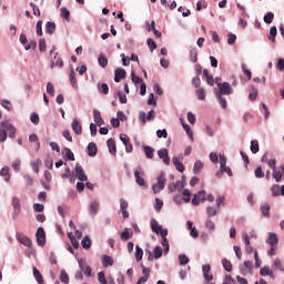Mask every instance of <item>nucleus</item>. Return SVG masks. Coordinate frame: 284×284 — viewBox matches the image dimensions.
<instances>
[{"label": "nucleus", "instance_id": "obj_42", "mask_svg": "<svg viewBox=\"0 0 284 284\" xmlns=\"http://www.w3.org/2000/svg\"><path fill=\"white\" fill-rule=\"evenodd\" d=\"M60 281H61V283H64V284L70 283V276L68 275V273L65 271H61Z\"/></svg>", "mask_w": 284, "mask_h": 284}, {"label": "nucleus", "instance_id": "obj_13", "mask_svg": "<svg viewBox=\"0 0 284 284\" xmlns=\"http://www.w3.org/2000/svg\"><path fill=\"white\" fill-rule=\"evenodd\" d=\"M75 176L77 179H79V181H82V182L88 181V175H85L83 168L79 164L75 165Z\"/></svg>", "mask_w": 284, "mask_h": 284}, {"label": "nucleus", "instance_id": "obj_58", "mask_svg": "<svg viewBox=\"0 0 284 284\" xmlns=\"http://www.w3.org/2000/svg\"><path fill=\"white\" fill-rule=\"evenodd\" d=\"M163 256V248L161 246H156L154 248V258H161Z\"/></svg>", "mask_w": 284, "mask_h": 284}, {"label": "nucleus", "instance_id": "obj_31", "mask_svg": "<svg viewBox=\"0 0 284 284\" xmlns=\"http://www.w3.org/2000/svg\"><path fill=\"white\" fill-rule=\"evenodd\" d=\"M81 245H82L83 250H90V247H92V240H90V237H88V236H84L81 242Z\"/></svg>", "mask_w": 284, "mask_h": 284}, {"label": "nucleus", "instance_id": "obj_27", "mask_svg": "<svg viewBox=\"0 0 284 284\" xmlns=\"http://www.w3.org/2000/svg\"><path fill=\"white\" fill-rule=\"evenodd\" d=\"M102 265L103 267H110L114 265V260H112V257L109 255H104L102 256Z\"/></svg>", "mask_w": 284, "mask_h": 284}, {"label": "nucleus", "instance_id": "obj_20", "mask_svg": "<svg viewBox=\"0 0 284 284\" xmlns=\"http://www.w3.org/2000/svg\"><path fill=\"white\" fill-rule=\"evenodd\" d=\"M93 116H94V123L99 126L103 125L105 123L103 121V118L101 116V111L99 110H93Z\"/></svg>", "mask_w": 284, "mask_h": 284}, {"label": "nucleus", "instance_id": "obj_23", "mask_svg": "<svg viewBox=\"0 0 284 284\" xmlns=\"http://www.w3.org/2000/svg\"><path fill=\"white\" fill-rule=\"evenodd\" d=\"M132 234H134L132 230L125 227L123 232L120 234V237L122 241H129L130 239H132Z\"/></svg>", "mask_w": 284, "mask_h": 284}, {"label": "nucleus", "instance_id": "obj_44", "mask_svg": "<svg viewBox=\"0 0 284 284\" xmlns=\"http://www.w3.org/2000/svg\"><path fill=\"white\" fill-rule=\"evenodd\" d=\"M199 51L196 49H193L190 51V59L192 61V63H196V61H199Z\"/></svg>", "mask_w": 284, "mask_h": 284}, {"label": "nucleus", "instance_id": "obj_57", "mask_svg": "<svg viewBox=\"0 0 284 284\" xmlns=\"http://www.w3.org/2000/svg\"><path fill=\"white\" fill-rule=\"evenodd\" d=\"M47 92L50 97H54V84L52 82L47 83Z\"/></svg>", "mask_w": 284, "mask_h": 284}, {"label": "nucleus", "instance_id": "obj_54", "mask_svg": "<svg viewBox=\"0 0 284 284\" xmlns=\"http://www.w3.org/2000/svg\"><path fill=\"white\" fill-rule=\"evenodd\" d=\"M276 34H277L276 27H272L270 29V37H268V39H270V41H273V43H274V41H276V39H275Z\"/></svg>", "mask_w": 284, "mask_h": 284}, {"label": "nucleus", "instance_id": "obj_18", "mask_svg": "<svg viewBox=\"0 0 284 284\" xmlns=\"http://www.w3.org/2000/svg\"><path fill=\"white\" fill-rule=\"evenodd\" d=\"M120 207H121L123 219H128L130 216V213H128V207H129L128 201L121 199L120 200Z\"/></svg>", "mask_w": 284, "mask_h": 284}, {"label": "nucleus", "instance_id": "obj_16", "mask_svg": "<svg viewBox=\"0 0 284 284\" xmlns=\"http://www.w3.org/2000/svg\"><path fill=\"white\" fill-rule=\"evenodd\" d=\"M266 243L271 247H276V245H278V235H276V233H270L268 239L266 240Z\"/></svg>", "mask_w": 284, "mask_h": 284}, {"label": "nucleus", "instance_id": "obj_26", "mask_svg": "<svg viewBox=\"0 0 284 284\" xmlns=\"http://www.w3.org/2000/svg\"><path fill=\"white\" fill-rule=\"evenodd\" d=\"M33 276H34L37 283L43 284V275L41 274L39 268H37V266H33Z\"/></svg>", "mask_w": 284, "mask_h": 284}, {"label": "nucleus", "instance_id": "obj_53", "mask_svg": "<svg viewBox=\"0 0 284 284\" xmlns=\"http://www.w3.org/2000/svg\"><path fill=\"white\" fill-rule=\"evenodd\" d=\"M205 227L210 230V232H214L216 225L212 222V219H207L205 222Z\"/></svg>", "mask_w": 284, "mask_h": 284}, {"label": "nucleus", "instance_id": "obj_47", "mask_svg": "<svg viewBox=\"0 0 284 284\" xmlns=\"http://www.w3.org/2000/svg\"><path fill=\"white\" fill-rule=\"evenodd\" d=\"M251 152L253 154L258 153V141L257 140H252L251 141Z\"/></svg>", "mask_w": 284, "mask_h": 284}, {"label": "nucleus", "instance_id": "obj_24", "mask_svg": "<svg viewBox=\"0 0 284 284\" xmlns=\"http://www.w3.org/2000/svg\"><path fill=\"white\" fill-rule=\"evenodd\" d=\"M261 276H270L271 278H274V272L270 270V266H264L260 270Z\"/></svg>", "mask_w": 284, "mask_h": 284}, {"label": "nucleus", "instance_id": "obj_60", "mask_svg": "<svg viewBox=\"0 0 284 284\" xmlns=\"http://www.w3.org/2000/svg\"><path fill=\"white\" fill-rule=\"evenodd\" d=\"M264 21H265V23H272V21H274V13L267 12V13L264 16Z\"/></svg>", "mask_w": 284, "mask_h": 284}, {"label": "nucleus", "instance_id": "obj_14", "mask_svg": "<svg viewBox=\"0 0 284 284\" xmlns=\"http://www.w3.org/2000/svg\"><path fill=\"white\" fill-rule=\"evenodd\" d=\"M280 168H281V171H277L276 169L273 170V179L276 181V183H281L284 176V164H282Z\"/></svg>", "mask_w": 284, "mask_h": 284}, {"label": "nucleus", "instance_id": "obj_12", "mask_svg": "<svg viewBox=\"0 0 284 284\" xmlns=\"http://www.w3.org/2000/svg\"><path fill=\"white\" fill-rule=\"evenodd\" d=\"M205 202V191L197 192L192 199V205H199L200 203Z\"/></svg>", "mask_w": 284, "mask_h": 284}, {"label": "nucleus", "instance_id": "obj_29", "mask_svg": "<svg viewBox=\"0 0 284 284\" xmlns=\"http://www.w3.org/2000/svg\"><path fill=\"white\" fill-rule=\"evenodd\" d=\"M57 30V24L54 22L48 21L45 23V32L47 34H52Z\"/></svg>", "mask_w": 284, "mask_h": 284}, {"label": "nucleus", "instance_id": "obj_7", "mask_svg": "<svg viewBox=\"0 0 284 284\" xmlns=\"http://www.w3.org/2000/svg\"><path fill=\"white\" fill-rule=\"evenodd\" d=\"M16 239L19 241V243L26 245V247L32 246V240H30V237L26 236L23 233H17Z\"/></svg>", "mask_w": 284, "mask_h": 284}, {"label": "nucleus", "instance_id": "obj_11", "mask_svg": "<svg viewBox=\"0 0 284 284\" xmlns=\"http://www.w3.org/2000/svg\"><path fill=\"white\" fill-rule=\"evenodd\" d=\"M158 156L163 161L165 165H170V153L168 152V149L159 150Z\"/></svg>", "mask_w": 284, "mask_h": 284}, {"label": "nucleus", "instance_id": "obj_40", "mask_svg": "<svg viewBox=\"0 0 284 284\" xmlns=\"http://www.w3.org/2000/svg\"><path fill=\"white\" fill-rule=\"evenodd\" d=\"M255 179H264L265 178V172H263L262 166H257L254 171Z\"/></svg>", "mask_w": 284, "mask_h": 284}, {"label": "nucleus", "instance_id": "obj_41", "mask_svg": "<svg viewBox=\"0 0 284 284\" xmlns=\"http://www.w3.org/2000/svg\"><path fill=\"white\" fill-rule=\"evenodd\" d=\"M195 94L200 101H205V89L200 88L195 91Z\"/></svg>", "mask_w": 284, "mask_h": 284}, {"label": "nucleus", "instance_id": "obj_63", "mask_svg": "<svg viewBox=\"0 0 284 284\" xmlns=\"http://www.w3.org/2000/svg\"><path fill=\"white\" fill-rule=\"evenodd\" d=\"M98 281H99V283H101V284H108V280H105V273L100 272V273L98 274Z\"/></svg>", "mask_w": 284, "mask_h": 284}, {"label": "nucleus", "instance_id": "obj_28", "mask_svg": "<svg viewBox=\"0 0 284 284\" xmlns=\"http://www.w3.org/2000/svg\"><path fill=\"white\" fill-rule=\"evenodd\" d=\"M0 174L3 176L6 183H10V168L3 166Z\"/></svg>", "mask_w": 284, "mask_h": 284}, {"label": "nucleus", "instance_id": "obj_34", "mask_svg": "<svg viewBox=\"0 0 284 284\" xmlns=\"http://www.w3.org/2000/svg\"><path fill=\"white\" fill-rule=\"evenodd\" d=\"M8 139V133L6 132V129L3 126V124H0V143L6 142Z\"/></svg>", "mask_w": 284, "mask_h": 284}, {"label": "nucleus", "instance_id": "obj_32", "mask_svg": "<svg viewBox=\"0 0 284 284\" xmlns=\"http://www.w3.org/2000/svg\"><path fill=\"white\" fill-rule=\"evenodd\" d=\"M206 214H207L209 219H212V216H216L219 214V209H216L214 206H207Z\"/></svg>", "mask_w": 284, "mask_h": 284}, {"label": "nucleus", "instance_id": "obj_48", "mask_svg": "<svg viewBox=\"0 0 284 284\" xmlns=\"http://www.w3.org/2000/svg\"><path fill=\"white\" fill-rule=\"evenodd\" d=\"M29 141H30V143H37V150H39V148H41V144L39 143V136H37V134L32 133L29 136Z\"/></svg>", "mask_w": 284, "mask_h": 284}, {"label": "nucleus", "instance_id": "obj_45", "mask_svg": "<svg viewBox=\"0 0 284 284\" xmlns=\"http://www.w3.org/2000/svg\"><path fill=\"white\" fill-rule=\"evenodd\" d=\"M60 17L62 19H65L67 21H69L70 20V10H68V8H65V7L61 8Z\"/></svg>", "mask_w": 284, "mask_h": 284}, {"label": "nucleus", "instance_id": "obj_37", "mask_svg": "<svg viewBox=\"0 0 284 284\" xmlns=\"http://www.w3.org/2000/svg\"><path fill=\"white\" fill-rule=\"evenodd\" d=\"M144 154L146 159H154V150L152 146H144Z\"/></svg>", "mask_w": 284, "mask_h": 284}, {"label": "nucleus", "instance_id": "obj_64", "mask_svg": "<svg viewBox=\"0 0 284 284\" xmlns=\"http://www.w3.org/2000/svg\"><path fill=\"white\" fill-rule=\"evenodd\" d=\"M276 68H277V70H280V72H284V59L283 58H280L277 60Z\"/></svg>", "mask_w": 284, "mask_h": 284}, {"label": "nucleus", "instance_id": "obj_21", "mask_svg": "<svg viewBox=\"0 0 284 284\" xmlns=\"http://www.w3.org/2000/svg\"><path fill=\"white\" fill-rule=\"evenodd\" d=\"M106 145L109 148L110 154H113L114 156H116V143L114 142V139H109L106 141Z\"/></svg>", "mask_w": 284, "mask_h": 284}, {"label": "nucleus", "instance_id": "obj_38", "mask_svg": "<svg viewBox=\"0 0 284 284\" xmlns=\"http://www.w3.org/2000/svg\"><path fill=\"white\" fill-rule=\"evenodd\" d=\"M41 165V159H37L31 162V168L36 174H39V166Z\"/></svg>", "mask_w": 284, "mask_h": 284}, {"label": "nucleus", "instance_id": "obj_49", "mask_svg": "<svg viewBox=\"0 0 284 284\" xmlns=\"http://www.w3.org/2000/svg\"><path fill=\"white\" fill-rule=\"evenodd\" d=\"M99 212V202H92L90 204V213L94 216Z\"/></svg>", "mask_w": 284, "mask_h": 284}, {"label": "nucleus", "instance_id": "obj_62", "mask_svg": "<svg viewBox=\"0 0 284 284\" xmlns=\"http://www.w3.org/2000/svg\"><path fill=\"white\" fill-rule=\"evenodd\" d=\"M179 261L180 265H187V263H190V258L183 254L179 256Z\"/></svg>", "mask_w": 284, "mask_h": 284}, {"label": "nucleus", "instance_id": "obj_52", "mask_svg": "<svg viewBox=\"0 0 284 284\" xmlns=\"http://www.w3.org/2000/svg\"><path fill=\"white\" fill-rule=\"evenodd\" d=\"M131 81H133V83H135V85H139V83H143V80L141 79V77L134 74V72L131 73Z\"/></svg>", "mask_w": 284, "mask_h": 284}, {"label": "nucleus", "instance_id": "obj_10", "mask_svg": "<svg viewBox=\"0 0 284 284\" xmlns=\"http://www.w3.org/2000/svg\"><path fill=\"white\" fill-rule=\"evenodd\" d=\"M216 85L220 88V94H232V85L227 82H216Z\"/></svg>", "mask_w": 284, "mask_h": 284}, {"label": "nucleus", "instance_id": "obj_39", "mask_svg": "<svg viewBox=\"0 0 284 284\" xmlns=\"http://www.w3.org/2000/svg\"><path fill=\"white\" fill-rule=\"evenodd\" d=\"M135 260L138 262H141L143 260V248H141L139 245L135 247Z\"/></svg>", "mask_w": 284, "mask_h": 284}, {"label": "nucleus", "instance_id": "obj_8", "mask_svg": "<svg viewBox=\"0 0 284 284\" xmlns=\"http://www.w3.org/2000/svg\"><path fill=\"white\" fill-rule=\"evenodd\" d=\"M154 116H155L154 110H151L148 113V116H146L145 112H140L139 120L141 121L142 125H145V123H148V121H152V119H154Z\"/></svg>", "mask_w": 284, "mask_h": 284}, {"label": "nucleus", "instance_id": "obj_6", "mask_svg": "<svg viewBox=\"0 0 284 284\" xmlns=\"http://www.w3.org/2000/svg\"><path fill=\"white\" fill-rule=\"evenodd\" d=\"M36 236L38 245H40V247H43V245H45V230H43V227H39L37 230Z\"/></svg>", "mask_w": 284, "mask_h": 284}, {"label": "nucleus", "instance_id": "obj_2", "mask_svg": "<svg viewBox=\"0 0 284 284\" xmlns=\"http://www.w3.org/2000/svg\"><path fill=\"white\" fill-rule=\"evenodd\" d=\"M166 181L168 180L165 179V173H161L158 176V183L152 185L153 193L159 194V192L165 187Z\"/></svg>", "mask_w": 284, "mask_h": 284}, {"label": "nucleus", "instance_id": "obj_30", "mask_svg": "<svg viewBox=\"0 0 284 284\" xmlns=\"http://www.w3.org/2000/svg\"><path fill=\"white\" fill-rule=\"evenodd\" d=\"M12 206L16 214H19V212H21V201L19 200V197L12 199Z\"/></svg>", "mask_w": 284, "mask_h": 284}, {"label": "nucleus", "instance_id": "obj_36", "mask_svg": "<svg viewBox=\"0 0 284 284\" xmlns=\"http://www.w3.org/2000/svg\"><path fill=\"white\" fill-rule=\"evenodd\" d=\"M98 63L101 68H108V58H105L103 54H100L98 58Z\"/></svg>", "mask_w": 284, "mask_h": 284}, {"label": "nucleus", "instance_id": "obj_25", "mask_svg": "<svg viewBox=\"0 0 284 284\" xmlns=\"http://www.w3.org/2000/svg\"><path fill=\"white\" fill-rule=\"evenodd\" d=\"M97 152H98L97 144L94 142H90L88 144L89 156H97Z\"/></svg>", "mask_w": 284, "mask_h": 284}, {"label": "nucleus", "instance_id": "obj_50", "mask_svg": "<svg viewBox=\"0 0 284 284\" xmlns=\"http://www.w3.org/2000/svg\"><path fill=\"white\" fill-rule=\"evenodd\" d=\"M68 236H69V239L71 241V244L74 247V250H79V241H77V237H74L72 235V233H68Z\"/></svg>", "mask_w": 284, "mask_h": 284}, {"label": "nucleus", "instance_id": "obj_33", "mask_svg": "<svg viewBox=\"0 0 284 284\" xmlns=\"http://www.w3.org/2000/svg\"><path fill=\"white\" fill-rule=\"evenodd\" d=\"M203 163L200 160H196L193 166L194 174H200V172L203 170Z\"/></svg>", "mask_w": 284, "mask_h": 284}, {"label": "nucleus", "instance_id": "obj_35", "mask_svg": "<svg viewBox=\"0 0 284 284\" xmlns=\"http://www.w3.org/2000/svg\"><path fill=\"white\" fill-rule=\"evenodd\" d=\"M261 212H262L263 216L268 219V216H270V204H267V203L262 204L261 205Z\"/></svg>", "mask_w": 284, "mask_h": 284}, {"label": "nucleus", "instance_id": "obj_61", "mask_svg": "<svg viewBox=\"0 0 284 284\" xmlns=\"http://www.w3.org/2000/svg\"><path fill=\"white\" fill-rule=\"evenodd\" d=\"M30 121H31V123H33V125H39V121H40L39 114L32 113L30 116Z\"/></svg>", "mask_w": 284, "mask_h": 284}, {"label": "nucleus", "instance_id": "obj_59", "mask_svg": "<svg viewBox=\"0 0 284 284\" xmlns=\"http://www.w3.org/2000/svg\"><path fill=\"white\" fill-rule=\"evenodd\" d=\"M242 70L250 81L252 79V71L247 69V65L245 63L242 64Z\"/></svg>", "mask_w": 284, "mask_h": 284}, {"label": "nucleus", "instance_id": "obj_9", "mask_svg": "<svg viewBox=\"0 0 284 284\" xmlns=\"http://www.w3.org/2000/svg\"><path fill=\"white\" fill-rule=\"evenodd\" d=\"M202 272H203V276L204 280L210 283V281L214 280V276L212 275V266H210V264H205L202 266Z\"/></svg>", "mask_w": 284, "mask_h": 284}, {"label": "nucleus", "instance_id": "obj_15", "mask_svg": "<svg viewBox=\"0 0 284 284\" xmlns=\"http://www.w3.org/2000/svg\"><path fill=\"white\" fill-rule=\"evenodd\" d=\"M71 128L73 132H75L77 134H83V126L81 125V122H79L78 119H73Z\"/></svg>", "mask_w": 284, "mask_h": 284}, {"label": "nucleus", "instance_id": "obj_19", "mask_svg": "<svg viewBox=\"0 0 284 284\" xmlns=\"http://www.w3.org/2000/svg\"><path fill=\"white\" fill-rule=\"evenodd\" d=\"M125 75H126L125 69H115V77H114L115 83H121V80L125 79Z\"/></svg>", "mask_w": 284, "mask_h": 284}, {"label": "nucleus", "instance_id": "obj_55", "mask_svg": "<svg viewBox=\"0 0 284 284\" xmlns=\"http://www.w3.org/2000/svg\"><path fill=\"white\" fill-rule=\"evenodd\" d=\"M99 90L102 94H108L110 92V87H108V83H102L99 85Z\"/></svg>", "mask_w": 284, "mask_h": 284}, {"label": "nucleus", "instance_id": "obj_5", "mask_svg": "<svg viewBox=\"0 0 284 284\" xmlns=\"http://www.w3.org/2000/svg\"><path fill=\"white\" fill-rule=\"evenodd\" d=\"M57 54L58 53L54 50H51V57H53L50 64L51 70L54 68H63V60L61 58H57Z\"/></svg>", "mask_w": 284, "mask_h": 284}, {"label": "nucleus", "instance_id": "obj_56", "mask_svg": "<svg viewBox=\"0 0 284 284\" xmlns=\"http://www.w3.org/2000/svg\"><path fill=\"white\" fill-rule=\"evenodd\" d=\"M64 152H65V159H68V161H74V153H72V150L65 148Z\"/></svg>", "mask_w": 284, "mask_h": 284}, {"label": "nucleus", "instance_id": "obj_1", "mask_svg": "<svg viewBox=\"0 0 284 284\" xmlns=\"http://www.w3.org/2000/svg\"><path fill=\"white\" fill-rule=\"evenodd\" d=\"M151 230L155 234H160L162 236V245L165 247L164 252H170V242L168 241V229L163 230L162 225H159L156 220H151Z\"/></svg>", "mask_w": 284, "mask_h": 284}, {"label": "nucleus", "instance_id": "obj_3", "mask_svg": "<svg viewBox=\"0 0 284 284\" xmlns=\"http://www.w3.org/2000/svg\"><path fill=\"white\" fill-rule=\"evenodd\" d=\"M1 123H2V128H4L7 132V135H9V139H14V136H17V129L14 128V125L9 123L8 121H3Z\"/></svg>", "mask_w": 284, "mask_h": 284}, {"label": "nucleus", "instance_id": "obj_43", "mask_svg": "<svg viewBox=\"0 0 284 284\" xmlns=\"http://www.w3.org/2000/svg\"><path fill=\"white\" fill-rule=\"evenodd\" d=\"M70 83L72 88H78L77 74L74 73V70H71L70 72Z\"/></svg>", "mask_w": 284, "mask_h": 284}, {"label": "nucleus", "instance_id": "obj_4", "mask_svg": "<svg viewBox=\"0 0 284 284\" xmlns=\"http://www.w3.org/2000/svg\"><path fill=\"white\" fill-rule=\"evenodd\" d=\"M143 176H145V172L142 171V169L134 171L135 183H138L140 187H145V179H143Z\"/></svg>", "mask_w": 284, "mask_h": 284}, {"label": "nucleus", "instance_id": "obj_22", "mask_svg": "<svg viewBox=\"0 0 284 284\" xmlns=\"http://www.w3.org/2000/svg\"><path fill=\"white\" fill-rule=\"evenodd\" d=\"M173 165L175 166L178 172H185V165H183V162H181V160H179V158L176 156L173 158Z\"/></svg>", "mask_w": 284, "mask_h": 284}, {"label": "nucleus", "instance_id": "obj_17", "mask_svg": "<svg viewBox=\"0 0 284 284\" xmlns=\"http://www.w3.org/2000/svg\"><path fill=\"white\" fill-rule=\"evenodd\" d=\"M79 266L82 272H84L85 276H92V268L85 265V261L79 260Z\"/></svg>", "mask_w": 284, "mask_h": 284}, {"label": "nucleus", "instance_id": "obj_51", "mask_svg": "<svg viewBox=\"0 0 284 284\" xmlns=\"http://www.w3.org/2000/svg\"><path fill=\"white\" fill-rule=\"evenodd\" d=\"M222 265L226 272L232 271V262H230L229 260H222Z\"/></svg>", "mask_w": 284, "mask_h": 284}, {"label": "nucleus", "instance_id": "obj_46", "mask_svg": "<svg viewBox=\"0 0 284 284\" xmlns=\"http://www.w3.org/2000/svg\"><path fill=\"white\" fill-rule=\"evenodd\" d=\"M272 196H281V186L275 184L271 187Z\"/></svg>", "mask_w": 284, "mask_h": 284}]
</instances>
